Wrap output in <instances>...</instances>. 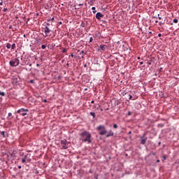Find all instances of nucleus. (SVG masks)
<instances>
[{"mask_svg":"<svg viewBox=\"0 0 179 179\" xmlns=\"http://www.w3.org/2000/svg\"><path fill=\"white\" fill-rule=\"evenodd\" d=\"M10 47H11L10 43H7V44H6V48H7L8 49L10 48Z\"/></svg>","mask_w":179,"mask_h":179,"instance_id":"nucleus-15","label":"nucleus"},{"mask_svg":"<svg viewBox=\"0 0 179 179\" xmlns=\"http://www.w3.org/2000/svg\"><path fill=\"white\" fill-rule=\"evenodd\" d=\"M113 128H115V129H117V128H118V125L117 124H114Z\"/></svg>","mask_w":179,"mask_h":179,"instance_id":"nucleus-18","label":"nucleus"},{"mask_svg":"<svg viewBox=\"0 0 179 179\" xmlns=\"http://www.w3.org/2000/svg\"><path fill=\"white\" fill-rule=\"evenodd\" d=\"M158 37H162V34H159Z\"/></svg>","mask_w":179,"mask_h":179,"instance_id":"nucleus-28","label":"nucleus"},{"mask_svg":"<svg viewBox=\"0 0 179 179\" xmlns=\"http://www.w3.org/2000/svg\"><path fill=\"white\" fill-rule=\"evenodd\" d=\"M45 27L43 28L44 30V33L45 34V37H48V34H50V33H51V29H50V28L45 25H43Z\"/></svg>","mask_w":179,"mask_h":179,"instance_id":"nucleus-7","label":"nucleus"},{"mask_svg":"<svg viewBox=\"0 0 179 179\" xmlns=\"http://www.w3.org/2000/svg\"><path fill=\"white\" fill-rule=\"evenodd\" d=\"M132 134V131H129V135H131Z\"/></svg>","mask_w":179,"mask_h":179,"instance_id":"nucleus-34","label":"nucleus"},{"mask_svg":"<svg viewBox=\"0 0 179 179\" xmlns=\"http://www.w3.org/2000/svg\"><path fill=\"white\" fill-rule=\"evenodd\" d=\"M129 100H131V99H132V95L129 94Z\"/></svg>","mask_w":179,"mask_h":179,"instance_id":"nucleus-24","label":"nucleus"},{"mask_svg":"<svg viewBox=\"0 0 179 179\" xmlns=\"http://www.w3.org/2000/svg\"><path fill=\"white\" fill-rule=\"evenodd\" d=\"M104 15H103L101 13H97L96 14V17L98 19V20H100V17H103Z\"/></svg>","mask_w":179,"mask_h":179,"instance_id":"nucleus-8","label":"nucleus"},{"mask_svg":"<svg viewBox=\"0 0 179 179\" xmlns=\"http://www.w3.org/2000/svg\"><path fill=\"white\" fill-rule=\"evenodd\" d=\"M158 19H159V20H162V17H158Z\"/></svg>","mask_w":179,"mask_h":179,"instance_id":"nucleus-32","label":"nucleus"},{"mask_svg":"<svg viewBox=\"0 0 179 179\" xmlns=\"http://www.w3.org/2000/svg\"><path fill=\"white\" fill-rule=\"evenodd\" d=\"M81 52H82V54H83V52H85V51H84V50H82Z\"/></svg>","mask_w":179,"mask_h":179,"instance_id":"nucleus-40","label":"nucleus"},{"mask_svg":"<svg viewBox=\"0 0 179 179\" xmlns=\"http://www.w3.org/2000/svg\"><path fill=\"white\" fill-rule=\"evenodd\" d=\"M0 134L1 136H3V138H6V135H5V131H1Z\"/></svg>","mask_w":179,"mask_h":179,"instance_id":"nucleus-12","label":"nucleus"},{"mask_svg":"<svg viewBox=\"0 0 179 179\" xmlns=\"http://www.w3.org/2000/svg\"><path fill=\"white\" fill-rule=\"evenodd\" d=\"M59 24H62V22H59Z\"/></svg>","mask_w":179,"mask_h":179,"instance_id":"nucleus-45","label":"nucleus"},{"mask_svg":"<svg viewBox=\"0 0 179 179\" xmlns=\"http://www.w3.org/2000/svg\"><path fill=\"white\" fill-rule=\"evenodd\" d=\"M0 96H5V92H0Z\"/></svg>","mask_w":179,"mask_h":179,"instance_id":"nucleus-22","label":"nucleus"},{"mask_svg":"<svg viewBox=\"0 0 179 179\" xmlns=\"http://www.w3.org/2000/svg\"><path fill=\"white\" fill-rule=\"evenodd\" d=\"M107 46L106 45H101L100 46H99V48H100V50H101L102 51H106V48Z\"/></svg>","mask_w":179,"mask_h":179,"instance_id":"nucleus-10","label":"nucleus"},{"mask_svg":"<svg viewBox=\"0 0 179 179\" xmlns=\"http://www.w3.org/2000/svg\"><path fill=\"white\" fill-rule=\"evenodd\" d=\"M82 5H83V4H80V6H82Z\"/></svg>","mask_w":179,"mask_h":179,"instance_id":"nucleus-50","label":"nucleus"},{"mask_svg":"<svg viewBox=\"0 0 179 179\" xmlns=\"http://www.w3.org/2000/svg\"><path fill=\"white\" fill-rule=\"evenodd\" d=\"M114 135V132L113 131H110L108 134L106 135V138H110V136H113Z\"/></svg>","mask_w":179,"mask_h":179,"instance_id":"nucleus-9","label":"nucleus"},{"mask_svg":"<svg viewBox=\"0 0 179 179\" xmlns=\"http://www.w3.org/2000/svg\"><path fill=\"white\" fill-rule=\"evenodd\" d=\"M90 115H92L93 117V118H94L96 117V114L93 112L90 113Z\"/></svg>","mask_w":179,"mask_h":179,"instance_id":"nucleus-14","label":"nucleus"},{"mask_svg":"<svg viewBox=\"0 0 179 179\" xmlns=\"http://www.w3.org/2000/svg\"><path fill=\"white\" fill-rule=\"evenodd\" d=\"M173 23H178V20L177 18L173 19Z\"/></svg>","mask_w":179,"mask_h":179,"instance_id":"nucleus-16","label":"nucleus"},{"mask_svg":"<svg viewBox=\"0 0 179 179\" xmlns=\"http://www.w3.org/2000/svg\"><path fill=\"white\" fill-rule=\"evenodd\" d=\"M0 12H1V9H0Z\"/></svg>","mask_w":179,"mask_h":179,"instance_id":"nucleus-52","label":"nucleus"},{"mask_svg":"<svg viewBox=\"0 0 179 179\" xmlns=\"http://www.w3.org/2000/svg\"><path fill=\"white\" fill-rule=\"evenodd\" d=\"M92 41H93V38H92V37H91V38H90V43H92Z\"/></svg>","mask_w":179,"mask_h":179,"instance_id":"nucleus-25","label":"nucleus"},{"mask_svg":"<svg viewBox=\"0 0 179 179\" xmlns=\"http://www.w3.org/2000/svg\"><path fill=\"white\" fill-rule=\"evenodd\" d=\"M161 143H159V145H160Z\"/></svg>","mask_w":179,"mask_h":179,"instance_id":"nucleus-51","label":"nucleus"},{"mask_svg":"<svg viewBox=\"0 0 179 179\" xmlns=\"http://www.w3.org/2000/svg\"><path fill=\"white\" fill-rule=\"evenodd\" d=\"M2 5H3V3L0 2V6H2Z\"/></svg>","mask_w":179,"mask_h":179,"instance_id":"nucleus-31","label":"nucleus"},{"mask_svg":"<svg viewBox=\"0 0 179 179\" xmlns=\"http://www.w3.org/2000/svg\"><path fill=\"white\" fill-rule=\"evenodd\" d=\"M17 113L18 114H20V115H22V117H24L27 115V113H29V109H24V108H21L19 109Z\"/></svg>","mask_w":179,"mask_h":179,"instance_id":"nucleus-4","label":"nucleus"},{"mask_svg":"<svg viewBox=\"0 0 179 179\" xmlns=\"http://www.w3.org/2000/svg\"><path fill=\"white\" fill-rule=\"evenodd\" d=\"M36 66H40V64L37 63Z\"/></svg>","mask_w":179,"mask_h":179,"instance_id":"nucleus-33","label":"nucleus"},{"mask_svg":"<svg viewBox=\"0 0 179 179\" xmlns=\"http://www.w3.org/2000/svg\"><path fill=\"white\" fill-rule=\"evenodd\" d=\"M31 83H33V80H31Z\"/></svg>","mask_w":179,"mask_h":179,"instance_id":"nucleus-43","label":"nucleus"},{"mask_svg":"<svg viewBox=\"0 0 179 179\" xmlns=\"http://www.w3.org/2000/svg\"><path fill=\"white\" fill-rule=\"evenodd\" d=\"M69 57H73V54H71Z\"/></svg>","mask_w":179,"mask_h":179,"instance_id":"nucleus-37","label":"nucleus"},{"mask_svg":"<svg viewBox=\"0 0 179 179\" xmlns=\"http://www.w3.org/2000/svg\"><path fill=\"white\" fill-rule=\"evenodd\" d=\"M16 47V45L14 43L11 45L12 50H15V48Z\"/></svg>","mask_w":179,"mask_h":179,"instance_id":"nucleus-17","label":"nucleus"},{"mask_svg":"<svg viewBox=\"0 0 179 179\" xmlns=\"http://www.w3.org/2000/svg\"><path fill=\"white\" fill-rule=\"evenodd\" d=\"M18 169H22V166H18Z\"/></svg>","mask_w":179,"mask_h":179,"instance_id":"nucleus-41","label":"nucleus"},{"mask_svg":"<svg viewBox=\"0 0 179 179\" xmlns=\"http://www.w3.org/2000/svg\"><path fill=\"white\" fill-rule=\"evenodd\" d=\"M92 10H93V13H96V12H97V10H96V7H92Z\"/></svg>","mask_w":179,"mask_h":179,"instance_id":"nucleus-13","label":"nucleus"},{"mask_svg":"<svg viewBox=\"0 0 179 179\" xmlns=\"http://www.w3.org/2000/svg\"><path fill=\"white\" fill-rule=\"evenodd\" d=\"M8 10V8H3V12H6Z\"/></svg>","mask_w":179,"mask_h":179,"instance_id":"nucleus-26","label":"nucleus"},{"mask_svg":"<svg viewBox=\"0 0 179 179\" xmlns=\"http://www.w3.org/2000/svg\"><path fill=\"white\" fill-rule=\"evenodd\" d=\"M140 65H143V62H141Z\"/></svg>","mask_w":179,"mask_h":179,"instance_id":"nucleus-29","label":"nucleus"},{"mask_svg":"<svg viewBox=\"0 0 179 179\" xmlns=\"http://www.w3.org/2000/svg\"><path fill=\"white\" fill-rule=\"evenodd\" d=\"M9 29H12V26L10 25V26H9Z\"/></svg>","mask_w":179,"mask_h":179,"instance_id":"nucleus-39","label":"nucleus"},{"mask_svg":"<svg viewBox=\"0 0 179 179\" xmlns=\"http://www.w3.org/2000/svg\"><path fill=\"white\" fill-rule=\"evenodd\" d=\"M149 34H150V36H152V31H150V32H149Z\"/></svg>","mask_w":179,"mask_h":179,"instance_id":"nucleus-35","label":"nucleus"},{"mask_svg":"<svg viewBox=\"0 0 179 179\" xmlns=\"http://www.w3.org/2000/svg\"><path fill=\"white\" fill-rule=\"evenodd\" d=\"M158 16H160V14H158Z\"/></svg>","mask_w":179,"mask_h":179,"instance_id":"nucleus-49","label":"nucleus"},{"mask_svg":"<svg viewBox=\"0 0 179 179\" xmlns=\"http://www.w3.org/2000/svg\"><path fill=\"white\" fill-rule=\"evenodd\" d=\"M46 47H47V46H45V45H41L42 50H45Z\"/></svg>","mask_w":179,"mask_h":179,"instance_id":"nucleus-20","label":"nucleus"},{"mask_svg":"<svg viewBox=\"0 0 179 179\" xmlns=\"http://www.w3.org/2000/svg\"><path fill=\"white\" fill-rule=\"evenodd\" d=\"M163 24H164V22H159V26H163Z\"/></svg>","mask_w":179,"mask_h":179,"instance_id":"nucleus-21","label":"nucleus"},{"mask_svg":"<svg viewBox=\"0 0 179 179\" xmlns=\"http://www.w3.org/2000/svg\"><path fill=\"white\" fill-rule=\"evenodd\" d=\"M146 141H148V138H143V139L141 140V144H142V145H145V144H146Z\"/></svg>","mask_w":179,"mask_h":179,"instance_id":"nucleus-11","label":"nucleus"},{"mask_svg":"<svg viewBox=\"0 0 179 179\" xmlns=\"http://www.w3.org/2000/svg\"><path fill=\"white\" fill-rule=\"evenodd\" d=\"M31 154H27L22 159V163H26V162H31V159H30Z\"/></svg>","mask_w":179,"mask_h":179,"instance_id":"nucleus-6","label":"nucleus"},{"mask_svg":"<svg viewBox=\"0 0 179 179\" xmlns=\"http://www.w3.org/2000/svg\"><path fill=\"white\" fill-rule=\"evenodd\" d=\"M96 129L99 131V135H106L107 134V130L104 125H99Z\"/></svg>","mask_w":179,"mask_h":179,"instance_id":"nucleus-2","label":"nucleus"},{"mask_svg":"<svg viewBox=\"0 0 179 179\" xmlns=\"http://www.w3.org/2000/svg\"><path fill=\"white\" fill-rule=\"evenodd\" d=\"M155 23H159V21L156 20V21H155Z\"/></svg>","mask_w":179,"mask_h":179,"instance_id":"nucleus-38","label":"nucleus"},{"mask_svg":"<svg viewBox=\"0 0 179 179\" xmlns=\"http://www.w3.org/2000/svg\"><path fill=\"white\" fill-rule=\"evenodd\" d=\"M60 144L62 146V149H68V148H69V145L68 143V141H66V139L62 140Z\"/></svg>","mask_w":179,"mask_h":179,"instance_id":"nucleus-5","label":"nucleus"},{"mask_svg":"<svg viewBox=\"0 0 179 179\" xmlns=\"http://www.w3.org/2000/svg\"><path fill=\"white\" fill-rule=\"evenodd\" d=\"M157 163H160V159H157Z\"/></svg>","mask_w":179,"mask_h":179,"instance_id":"nucleus-30","label":"nucleus"},{"mask_svg":"<svg viewBox=\"0 0 179 179\" xmlns=\"http://www.w3.org/2000/svg\"><path fill=\"white\" fill-rule=\"evenodd\" d=\"M137 59H141V57H137Z\"/></svg>","mask_w":179,"mask_h":179,"instance_id":"nucleus-36","label":"nucleus"},{"mask_svg":"<svg viewBox=\"0 0 179 179\" xmlns=\"http://www.w3.org/2000/svg\"><path fill=\"white\" fill-rule=\"evenodd\" d=\"M152 155L155 156V155H156L155 153H152Z\"/></svg>","mask_w":179,"mask_h":179,"instance_id":"nucleus-47","label":"nucleus"},{"mask_svg":"<svg viewBox=\"0 0 179 179\" xmlns=\"http://www.w3.org/2000/svg\"><path fill=\"white\" fill-rule=\"evenodd\" d=\"M166 159H167L166 155H163V157H162V162H164V160H166Z\"/></svg>","mask_w":179,"mask_h":179,"instance_id":"nucleus-19","label":"nucleus"},{"mask_svg":"<svg viewBox=\"0 0 179 179\" xmlns=\"http://www.w3.org/2000/svg\"><path fill=\"white\" fill-rule=\"evenodd\" d=\"M8 117H12V113H8Z\"/></svg>","mask_w":179,"mask_h":179,"instance_id":"nucleus-27","label":"nucleus"},{"mask_svg":"<svg viewBox=\"0 0 179 179\" xmlns=\"http://www.w3.org/2000/svg\"><path fill=\"white\" fill-rule=\"evenodd\" d=\"M62 52H63L64 54H65V53L66 52V50L65 48H63V49H62Z\"/></svg>","mask_w":179,"mask_h":179,"instance_id":"nucleus-23","label":"nucleus"},{"mask_svg":"<svg viewBox=\"0 0 179 179\" xmlns=\"http://www.w3.org/2000/svg\"><path fill=\"white\" fill-rule=\"evenodd\" d=\"M80 141L87 142V143H92V134L89 131H83L80 134Z\"/></svg>","mask_w":179,"mask_h":179,"instance_id":"nucleus-1","label":"nucleus"},{"mask_svg":"<svg viewBox=\"0 0 179 179\" xmlns=\"http://www.w3.org/2000/svg\"><path fill=\"white\" fill-rule=\"evenodd\" d=\"M101 111H103V108H101Z\"/></svg>","mask_w":179,"mask_h":179,"instance_id":"nucleus-46","label":"nucleus"},{"mask_svg":"<svg viewBox=\"0 0 179 179\" xmlns=\"http://www.w3.org/2000/svg\"><path fill=\"white\" fill-rule=\"evenodd\" d=\"M47 102V101L46 100H44V103H46Z\"/></svg>","mask_w":179,"mask_h":179,"instance_id":"nucleus-44","label":"nucleus"},{"mask_svg":"<svg viewBox=\"0 0 179 179\" xmlns=\"http://www.w3.org/2000/svg\"><path fill=\"white\" fill-rule=\"evenodd\" d=\"M91 103H94V101H92Z\"/></svg>","mask_w":179,"mask_h":179,"instance_id":"nucleus-42","label":"nucleus"},{"mask_svg":"<svg viewBox=\"0 0 179 179\" xmlns=\"http://www.w3.org/2000/svg\"><path fill=\"white\" fill-rule=\"evenodd\" d=\"M48 26H50V24H47Z\"/></svg>","mask_w":179,"mask_h":179,"instance_id":"nucleus-48","label":"nucleus"},{"mask_svg":"<svg viewBox=\"0 0 179 179\" xmlns=\"http://www.w3.org/2000/svg\"><path fill=\"white\" fill-rule=\"evenodd\" d=\"M10 66H18L20 64L19 59L14 58L9 62Z\"/></svg>","mask_w":179,"mask_h":179,"instance_id":"nucleus-3","label":"nucleus"}]
</instances>
